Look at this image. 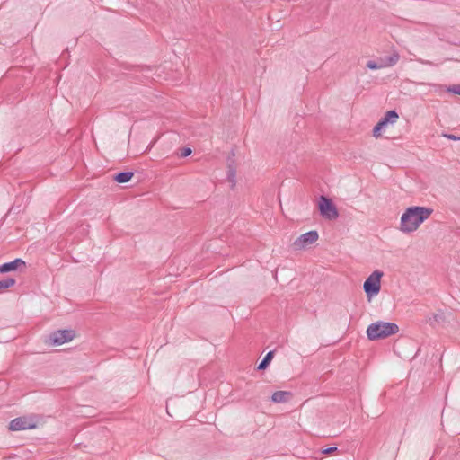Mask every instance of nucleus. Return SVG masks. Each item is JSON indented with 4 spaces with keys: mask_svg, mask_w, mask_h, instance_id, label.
I'll list each match as a JSON object with an SVG mask.
<instances>
[{
    "mask_svg": "<svg viewBox=\"0 0 460 460\" xmlns=\"http://www.w3.org/2000/svg\"><path fill=\"white\" fill-rule=\"evenodd\" d=\"M75 337L72 330H59L49 335V341L52 345L59 346L66 342L71 341Z\"/></svg>",
    "mask_w": 460,
    "mask_h": 460,
    "instance_id": "obj_7",
    "label": "nucleus"
},
{
    "mask_svg": "<svg viewBox=\"0 0 460 460\" xmlns=\"http://www.w3.org/2000/svg\"><path fill=\"white\" fill-rule=\"evenodd\" d=\"M289 395L290 394L288 392L278 391L272 394L271 400L274 402H284L288 401Z\"/></svg>",
    "mask_w": 460,
    "mask_h": 460,
    "instance_id": "obj_11",
    "label": "nucleus"
},
{
    "mask_svg": "<svg viewBox=\"0 0 460 460\" xmlns=\"http://www.w3.org/2000/svg\"><path fill=\"white\" fill-rule=\"evenodd\" d=\"M445 137L448 138V139H452V140H457V139H460V137H457L454 135H451V134H444L443 135Z\"/></svg>",
    "mask_w": 460,
    "mask_h": 460,
    "instance_id": "obj_21",
    "label": "nucleus"
},
{
    "mask_svg": "<svg viewBox=\"0 0 460 460\" xmlns=\"http://www.w3.org/2000/svg\"><path fill=\"white\" fill-rule=\"evenodd\" d=\"M367 67L371 70H376L378 68L377 62L376 60H369L366 64Z\"/></svg>",
    "mask_w": 460,
    "mask_h": 460,
    "instance_id": "obj_16",
    "label": "nucleus"
},
{
    "mask_svg": "<svg viewBox=\"0 0 460 460\" xmlns=\"http://www.w3.org/2000/svg\"><path fill=\"white\" fill-rule=\"evenodd\" d=\"M273 356H274V351H269L266 354V356L264 357V358L260 362V364L258 366V369L259 370H263V369L267 368V367L269 366V364L272 360Z\"/></svg>",
    "mask_w": 460,
    "mask_h": 460,
    "instance_id": "obj_13",
    "label": "nucleus"
},
{
    "mask_svg": "<svg viewBox=\"0 0 460 460\" xmlns=\"http://www.w3.org/2000/svg\"><path fill=\"white\" fill-rule=\"evenodd\" d=\"M337 451L336 447H328L323 450V453L325 455L332 454L333 452Z\"/></svg>",
    "mask_w": 460,
    "mask_h": 460,
    "instance_id": "obj_19",
    "label": "nucleus"
},
{
    "mask_svg": "<svg viewBox=\"0 0 460 460\" xmlns=\"http://www.w3.org/2000/svg\"><path fill=\"white\" fill-rule=\"evenodd\" d=\"M191 149L189 148V147H185L181 150V157H187L189 156L190 154H191Z\"/></svg>",
    "mask_w": 460,
    "mask_h": 460,
    "instance_id": "obj_18",
    "label": "nucleus"
},
{
    "mask_svg": "<svg viewBox=\"0 0 460 460\" xmlns=\"http://www.w3.org/2000/svg\"><path fill=\"white\" fill-rule=\"evenodd\" d=\"M399 332V326L394 323L377 321L368 325L367 336L370 341L388 338Z\"/></svg>",
    "mask_w": 460,
    "mask_h": 460,
    "instance_id": "obj_2",
    "label": "nucleus"
},
{
    "mask_svg": "<svg viewBox=\"0 0 460 460\" xmlns=\"http://www.w3.org/2000/svg\"><path fill=\"white\" fill-rule=\"evenodd\" d=\"M419 62L424 65H432L430 61L420 59Z\"/></svg>",
    "mask_w": 460,
    "mask_h": 460,
    "instance_id": "obj_22",
    "label": "nucleus"
},
{
    "mask_svg": "<svg viewBox=\"0 0 460 460\" xmlns=\"http://www.w3.org/2000/svg\"><path fill=\"white\" fill-rule=\"evenodd\" d=\"M21 267H25V261L22 259H15L13 261L4 263L0 265V272L1 273H6L10 271L16 270L20 269Z\"/></svg>",
    "mask_w": 460,
    "mask_h": 460,
    "instance_id": "obj_9",
    "label": "nucleus"
},
{
    "mask_svg": "<svg viewBox=\"0 0 460 460\" xmlns=\"http://www.w3.org/2000/svg\"><path fill=\"white\" fill-rule=\"evenodd\" d=\"M234 177H235V172L232 169L229 170V175H228V178H229V181L233 183H234Z\"/></svg>",
    "mask_w": 460,
    "mask_h": 460,
    "instance_id": "obj_20",
    "label": "nucleus"
},
{
    "mask_svg": "<svg viewBox=\"0 0 460 460\" xmlns=\"http://www.w3.org/2000/svg\"><path fill=\"white\" fill-rule=\"evenodd\" d=\"M398 119V114L395 111H389L385 113V116L380 120V125H387L388 123H394Z\"/></svg>",
    "mask_w": 460,
    "mask_h": 460,
    "instance_id": "obj_10",
    "label": "nucleus"
},
{
    "mask_svg": "<svg viewBox=\"0 0 460 460\" xmlns=\"http://www.w3.org/2000/svg\"><path fill=\"white\" fill-rule=\"evenodd\" d=\"M318 237L319 235L316 231H309L297 237L293 243V246L296 250L305 249L307 246L314 243L318 240Z\"/></svg>",
    "mask_w": 460,
    "mask_h": 460,
    "instance_id": "obj_6",
    "label": "nucleus"
},
{
    "mask_svg": "<svg viewBox=\"0 0 460 460\" xmlns=\"http://www.w3.org/2000/svg\"><path fill=\"white\" fill-rule=\"evenodd\" d=\"M15 284V280L12 278H7L0 281V293L5 289L13 287Z\"/></svg>",
    "mask_w": 460,
    "mask_h": 460,
    "instance_id": "obj_14",
    "label": "nucleus"
},
{
    "mask_svg": "<svg viewBox=\"0 0 460 460\" xmlns=\"http://www.w3.org/2000/svg\"><path fill=\"white\" fill-rule=\"evenodd\" d=\"M432 209L425 207L408 208L401 217L400 230L403 233L416 231L429 217Z\"/></svg>",
    "mask_w": 460,
    "mask_h": 460,
    "instance_id": "obj_1",
    "label": "nucleus"
},
{
    "mask_svg": "<svg viewBox=\"0 0 460 460\" xmlns=\"http://www.w3.org/2000/svg\"><path fill=\"white\" fill-rule=\"evenodd\" d=\"M133 175H134V173L132 172H122L118 173L114 177V179H115V181H117L119 183H126V182H128L132 179Z\"/></svg>",
    "mask_w": 460,
    "mask_h": 460,
    "instance_id": "obj_12",
    "label": "nucleus"
},
{
    "mask_svg": "<svg viewBox=\"0 0 460 460\" xmlns=\"http://www.w3.org/2000/svg\"><path fill=\"white\" fill-rule=\"evenodd\" d=\"M318 208L323 217L333 220L339 217L338 210L332 201L324 197L321 196L318 203Z\"/></svg>",
    "mask_w": 460,
    "mask_h": 460,
    "instance_id": "obj_3",
    "label": "nucleus"
},
{
    "mask_svg": "<svg viewBox=\"0 0 460 460\" xmlns=\"http://www.w3.org/2000/svg\"><path fill=\"white\" fill-rule=\"evenodd\" d=\"M400 59V56L397 52H394L391 56L385 58H379L377 60L378 68H385L394 66Z\"/></svg>",
    "mask_w": 460,
    "mask_h": 460,
    "instance_id": "obj_8",
    "label": "nucleus"
},
{
    "mask_svg": "<svg viewBox=\"0 0 460 460\" xmlns=\"http://www.w3.org/2000/svg\"><path fill=\"white\" fill-rule=\"evenodd\" d=\"M385 127V125H380V121L375 126L374 128V130H373V134L374 136L377 137L379 135V131L384 128Z\"/></svg>",
    "mask_w": 460,
    "mask_h": 460,
    "instance_id": "obj_17",
    "label": "nucleus"
},
{
    "mask_svg": "<svg viewBox=\"0 0 460 460\" xmlns=\"http://www.w3.org/2000/svg\"><path fill=\"white\" fill-rule=\"evenodd\" d=\"M383 276V272L380 270H375L364 282V291L367 296H374L378 294L380 291V279Z\"/></svg>",
    "mask_w": 460,
    "mask_h": 460,
    "instance_id": "obj_4",
    "label": "nucleus"
},
{
    "mask_svg": "<svg viewBox=\"0 0 460 460\" xmlns=\"http://www.w3.org/2000/svg\"><path fill=\"white\" fill-rule=\"evenodd\" d=\"M447 92L460 95V84H454L447 88Z\"/></svg>",
    "mask_w": 460,
    "mask_h": 460,
    "instance_id": "obj_15",
    "label": "nucleus"
},
{
    "mask_svg": "<svg viewBox=\"0 0 460 460\" xmlns=\"http://www.w3.org/2000/svg\"><path fill=\"white\" fill-rule=\"evenodd\" d=\"M153 146V144L149 145V146L146 148V150H150Z\"/></svg>",
    "mask_w": 460,
    "mask_h": 460,
    "instance_id": "obj_23",
    "label": "nucleus"
},
{
    "mask_svg": "<svg viewBox=\"0 0 460 460\" xmlns=\"http://www.w3.org/2000/svg\"><path fill=\"white\" fill-rule=\"evenodd\" d=\"M37 420L34 416H22L11 420L9 429L13 431L35 429Z\"/></svg>",
    "mask_w": 460,
    "mask_h": 460,
    "instance_id": "obj_5",
    "label": "nucleus"
}]
</instances>
